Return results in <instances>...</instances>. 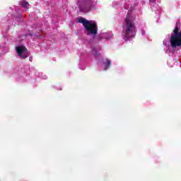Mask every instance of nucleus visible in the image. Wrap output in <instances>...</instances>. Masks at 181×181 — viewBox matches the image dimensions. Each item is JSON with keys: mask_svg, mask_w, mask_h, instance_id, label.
I'll list each match as a JSON object with an SVG mask.
<instances>
[{"mask_svg": "<svg viewBox=\"0 0 181 181\" xmlns=\"http://www.w3.org/2000/svg\"><path fill=\"white\" fill-rule=\"evenodd\" d=\"M20 5H21V6H23V8H25V9H29V3L26 2L25 0L21 1Z\"/></svg>", "mask_w": 181, "mask_h": 181, "instance_id": "9b49d317", "label": "nucleus"}, {"mask_svg": "<svg viewBox=\"0 0 181 181\" xmlns=\"http://www.w3.org/2000/svg\"><path fill=\"white\" fill-rule=\"evenodd\" d=\"M112 37V33H103L100 34L99 39H111Z\"/></svg>", "mask_w": 181, "mask_h": 181, "instance_id": "0eeeda50", "label": "nucleus"}, {"mask_svg": "<svg viewBox=\"0 0 181 181\" xmlns=\"http://www.w3.org/2000/svg\"><path fill=\"white\" fill-rule=\"evenodd\" d=\"M81 63H83V62L80 61L78 67L81 70H85L86 69V66H84V65L81 66Z\"/></svg>", "mask_w": 181, "mask_h": 181, "instance_id": "ddd939ff", "label": "nucleus"}, {"mask_svg": "<svg viewBox=\"0 0 181 181\" xmlns=\"http://www.w3.org/2000/svg\"><path fill=\"white\" fill-rule=\"evenodd\" d=\"M178 25L179 23H177L172 33L163 41L165 53L172 57H175L176 50L181 49V31L177 28Z\"/></svg>", "mask_w": 181, "mask_h": 181, "instance_id": "f03ea898", "label": "nucleus"}, {"mask_svg": "<svg viewBox=\"0 0 181 181\" xmlns=\"http://www.w3.org/2000/svg\"><path fill=\"white\" fill-rule=\"evenodd\" d=\"M132 0H126L124 4V9H129L122 24V37L125 42L130 40L136 35V26H135L134 23L135 16L132 14L134 6L132 5L129 6Z\"/></svg>", "mask_w": 181, "mask_h": 181, "instance_id": "f257e3e1", "label": "nucleus"}, {"mask_svg": "<svg viewBox=\"0 0 181 181\" xmlns=\"http://www.w3.org/2000/svg\"><path fill=\"white\" fill-rule=\"evenodd\" d=\"M18 56L20 59H26L29 56V52L25 46H18L16 47Z\"/></svg>", "mask_w": 181, "mask_h": 181, "instance_id": "39448f33", "label": "nucleus"}, {"mask_svg": "<svg viewBox=\"0 0 181 181\" xmlns=\"http://www.w3.org/2000/svg\"><path fill=\"white\" fill-rule=\"evenodd\" d=\"M157 1H159V0ZM149 4L152 11H154L157 15H159V13H160L161 9L158 4H156V0H149Z\"/></svg>", "mask_w": 181, "mask_h": 181, "instance_id": "423d86ee", "label": "nucleus"}, {"mask_svg": "<svg viewBox=\"0 0 181 181\" xmlns=\"http://www.w3.org/2000/svg\"><path fill=\"white\" fill-rule=\"evenodd\" d=\"M110 66H111V61L107 59L103 60L102 67H103V70H107Z\"/></svg>", "mask_w": 181, "mask_h": 181, "instance_id": "1a4fd4ad", "label": "nucleus"}, {"mask_svg": "<svg viewBox=\"0 0 181 181\" xmlns=\"http://www.w3.org/2000/svg\"><path fill=\"white\" fill-rule=\"evenodd\" d=\"M29 60H30V62H32V60H33V58L30 57V58H29Z\"/></svg>", "mask_w": 181, "mask_h": 181, "instance_id": "f3484780", "label": "nucleus"}, {"mask_svg": "<svg viewBox=\"0 0 181 181\" xmlns=\"http://www.w3.org/2000/svg\"><path fill=\"white\" fill-rule=\"evenodd\" d=\"M0 49L1 50V54H5V53L9 52V48L5 44L3 46H0Z\"/></svg>", "mask_w": 181, "mask_h": 181, "instance_id": "9d476101", "label": "nucleus"}, {"mask_svg": "<svg viewBox=\"0 0 181 181\" xmlns=\"http://www.w3.org/2000/svg\"><path fill=\"white\" fill-rule=\"evenodd\" d=\"M142 36H146V32L144 29H141V30Z\"/></svg>", "mask_w": 181, "mask_h": 181, "instance_id": "2eb2a0df", "label": "nucleus"}, {"mask_svg": "<svg viewBox=\"0 0 181 181\" xmlns=\"http://www.w3.org/2000/svg\"><path fill=\"white\" fill-rule=\"evenodd\" d=\"M38 77H40V78H44V80H46V78H47V76H46V75L43 76V75H42V74H39Z\"/></svg>", "mask_w": 181, "mask_h": 181, "instance_id": "4468645a", "label": "nucleus"}, {"mask_svg": "<svg viewBox=\"0 0 181 181\" xmlns=\"http://www.w3.org/2000/svg\"><path fill=\"white\" fill-rule=\"evenodd\" d=\"M16 21H17V22H19V21H21V18H16Z\"/></svg>", "mask_w": 181, "mask_h": 181, "instance_id": "dca6fc26", "label": "nucleus"}, {"mask_svg": "<svg viewBox=\"0 0 181 181\" xmlns=\"http://www.w3.org/2000/svg\"><path fill=\"white\" fill-rule=\"evenodd\" d=\"M79 11L84 13L97 9V1L93 0H77Z\"/></svg>", "mask_w": 181, "mask_h": 181, "instance_id": "20e7f679", "label": "nucleus"}, {"mask_svg": "<svg viewBox=\"0 0 181 181\" xmlns=\"http://www.w3.org/2000/svg\"><path fill=\"white\" fill-rule=\"evenodd\" d=\"M172 60H177V59L174 58V59H170L168 62V66H170V67H173V64H170V62H172Z\"/></svg>", "mask_w": 181, "mask_h": 181, "instance_id": "f8f14e48", "label": "nucleus"}, {"mask_svg": "<svg viewBox=\"0 0 181 181\" xmlns=\"http://www.w3.org/2000/svg\"><path fill=\"white\" fill-rule=\"evenodd\" d=\"M79 23H82L85 28V31L86 34L90 36H95L98 30V27H97V23L94 21H88L84 18H78Z\"/></svg>", "mask_w": 181, "mask_h": 181, "instance_id": "7ed1b4c3", "label": "nucleus"}, {"mask_svg": "<svg viewBox=\"0 0 181 181\" xmlns=\"http://www.w3.org/2000/svg\"><path fill=\"white\" fill-rule=\"evenodd\" d=\"M90 47L92 48V53L94 56H100V47H95V45L90 44Z\"/></svg>", "mask_w": 181, "mask_h": 181, "instance_id": "6e6552de", "label": "nucleus"}]
</instances>
